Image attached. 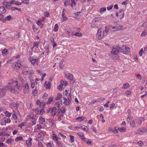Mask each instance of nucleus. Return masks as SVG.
Instances as JSON below:
<instances>
[{"instance_id":"a211bd4d","label":"nucleus","mask_w":147,"mask_h":147,"mask_svg":"<svg viewBox=\"0 0 147 147\" xmlns=\"http://www.w3.org/2000/svg\"><path fill=\"white\" fill-rule=\"evenodd\" d=\"M61 84L63 86H66L68 84V82L66 81H64L62 80H61Z\"/></svg>"},{"instance_id":"4c0bfd02","label":"nucleus","mask_w":147,"mask_h":147,"mask_svg":"<svg viewBox=\"0 0 147 147\" xmlns=\"http://www.w3.org/2000/svg\"><path fill=\"white\" fill-rule=\"evenodd\" d=\"M71 6L72 7H74V6H75L76 5V3L75 1V0H71Z\"/></svg>"},{"instance_id":"f3484780","label":"nucleus","mask_w":147,"mask_h":147,"mask_svg":"<svg viewBox=\"0 0 147 147\" xmlns=\"http://www.w3.org/2000/svg\"><path fill=\"white\" fill-rule=\"evenodd\" d=\"M115 49L118 52V53L121 52L122 53V47L120 48L119 46H118L116 48H115Z\"/></svg>"},{"instance_id":"e433bc0d","label":"nucleus","mask_w":147,"mask_h":147,"mask_svg":"<svg viewBox=\"0 0 147 147\" xmlns=\"http://www.w3.org/2000/svg\"><path fill=\"white\" fill-rule=\"evenodd\" d=\"M14 82L16 83L17 86H18V81H13L12 79H10L9 80V84L13 83Z\"/></svg>"},{"instance_id":"e2e57ef3","label":"nucleus","mask_w":147,"mask_h":147,"mask_svg":"<svg viewBox=\"0 0 147 147\" xmlns=\"http://www.w3.org/2000/svg\"><path fill=\"white\" fill-rule=\"evenodd\" d=\"M67 34L69 35H73V32H71L70 30H68L67 31Z\"/></svg>"},{"instance_id":"72a5a7b5","label":"nucleus","mask_w":147,"mask_h":147,"mask_svg":"<svg viewBox=\"0 0 147 147\" xmlns=\"http://www.w3.org/2000/svg\"><path fill=\"white\" fill-rule=\"evenodd\" d=\"M12 117L15 120H16L18 118V116L15 113H14L12 115Z\"/></svg>"},{"instance_id":"a878e982","label":"nucleus","mask_w":147,"mask_h":147,"mask_svg":"<svg viewBox=\"0 0 147 147\" xmlns=\"http://www.w3.org/2000/svg\"><path fill=\"white\" fill-rule=\"evenodd\" d=\"M5 116L7 117H10L11 115V113H9L7 111H6L5 113Z\"/></svg>"},{"instance_id":"412c9836","label":"nucleus","mask_w":147,"mask_h":147,"mask_svg":"<svg viewBox=\"0 0 147 147\" xmlns=\"http://www.w3.org/2000/svg\"><path fill=\"white\" fill-rule=\"evenodd\" d=\"M24 87H25V90H25L24 91V92H25V90H26V91H28L29 90V87L28 84V83H25Z\"/></svg>"},{"instance_id":"c85d7f7f","label":"nucleus","mask_w":147,"mask_h":147,"mask_svg":"<svg viewBox=\"0 0 147 147\" xmlns=\"http://www.w3.org/2000/svg\"><path fill=\"white\" fill-rule=\"evenodd\" d=\"M53 98L52 97H51L50 98L48 101L46 103L47 104H49L51 103V102L53 100Z\"/></svg>"},{"instance_id":"9d476101","label":"nucleus","mask_w":147,"mask_h":147,"mask_svg":"<svg viewBox=\"0 0 147 147\" xmlns=\"http://www.w3.org/2000/svg\"><path fill=\"white\" fill-rule=\"evenodd\" d=\"M39 121L40 124H42L45 122V119L42 117H40L39 118Z\"/></svg>"},{"instance_id":"de8ad7c7","label":"nucleus","mask_w":147,"mask_h":147,"mask_svg":"<svg viewBox=\"0 0 147 147\" xmlns=\"http://www.w3.org/2000/svg\"><path fill=\"white\" fill-rule=\"evenodd\" d=\"M67 17L66 16H62V17L61 18V19L62 20V22H64L67 20Z\"/></svg>"},{"instance_id":"69168bd1","label":"nucleus","mask_w":147,"mask_h":147,"mask_svg":"<svg viewBox=\"0 0 147 147\" xmlns=\"http://www.w3.org/2000/svg\"><path fill=\"white\" fill-rule=\"evenodd\" d=\"M11 18V16H9L7 17L6 18V20L8 21H10Z\"/></svg>"},{"instance_id":"c9c22d12","label":"nucleus","mask_w":147,"mask_h":147,"mask_svg":"<svg viewBox=\"0 0 147 147\" xmlns=\"http://www.w3.org/2000/svg\"><path fill=\"white\" fill-rule=\"evenodd\" d=\"M11 4L10 2H8L7 4V5L5 6L7 8L9 9Z\"/></svg>"},{"instance_id":"864d4df0","label":"nucleus","mask_w":147,"mask_h":147,"mask_svg":"<svg viewBox=\"0 0 147 147\" xmlns=\"http://www.w3.org/2000/svg\"><path fill=\"white\" fill-rule=\"evenodd\" d=\"M61 112L62 113H64L65 112V109L64 107H62L61 110Z\"/></svg>"},{"instance_id":"473e14b6","label":"nucleus","mask_w":147,"mask_h":147,"mask_svg":"<svg viewBox=\"0 0 147 147\" xmlns=\"http://www.w3.org/2000/svg\"><path fill=\"white\" fill-rule=\"evenodd\" d=\"M4 122L5 123H7L11 122V120L9 118H5Z\"/></svg>"},{"instance_id":"09e8293b","label":"nucleus","mask_w":147,"mask_h":147,"mask_svg":"<svg viewBox=\"0 0 147 147\" xmlns=\"http://www.w3.org/2000/svg\"><path fill=\"white\" fill-rule=\"evenodd\" d=\"M5 94V92L3 90H1V92H0V96H3Z\"/></svg>"},{"instance_id":"bf43d9fd","label":"nucleus","mask_w":147,"mask_h":147,"mask_svg":"<svg viewBox=\"0 0 147 147\" xmlns=\"http://www.w3.org/2000/svg\"><path fill=\"white\" fill-rule=\"evenodd\" d=\"M45 111L44 109L43 108H42V109L40 111L39 114H40V115L42 114H43V113H45Z\"/></svg>"},{"instance_id":"603ef678","label":"nucleus","mask_w":147,"mask_h":147,"mask_svg":"<svg viewBox=\"0 0 147 147\" xmlns=\"http://www.w3.org/2000/svg\"><path fill=\"white\" fill-rule=\"evenodd\" d=\"M63 117V115L62 114H61L58 117V120L59 121H60L61 120L62 118Z\"/></svg>"},{"instance_id":"a18cd8bd","label":"nucleus","mask_w":147,"mask_h":147,"mask_svg":"<svg viewBox=\"0 0 147 147\" xmlns=\"http://www.w3.org/2000/svg\"><path fill=\"white\" fill-rule=\"evenodd\" d=\"M147 34V32L146 31H144L141 34V36H146V35Z\"/></svg>"},{"instance_id":"dca6fc26","label":"nucleus","mask_w":147,"mask_h":147,"mask_svg":"<svg viewBox=\"0 0 147 147\" xmlns=\"http://www.w3.org/2000/svg\"><path fill=\"white\" fill-rule=\"evenodd\" d=\"M65 95L66 96H69L70 95L71 90L68 88L65 90Z\"/></svg>"},{"instance_id":"774afa93","label":"nucleus","mask_w":147,"mask_h":147,"mask_svg":"<svg viewBox=\"0 0 147 147\" xmlns=\"http://www.w3.org/2000/svg\"><path fill=\"white\" fill-rule=\"evenodd\" d=\"M30 61L32 64H33L34 65H35L36 63L35 62L34 59L32 58L31 59H30Z\"/></svg>"},{"instance_id":"9b49d317","label":"nucleus","mask_w":147,"mask_h":147,"mask_svg":"<svg viewBox=\"0 0 147 147\" xmlns=\"http://www.w3.org/2000/svg\"><path fill=\"white\" fill-rule=\"evenodd\" d=\"M144 129V127H142L138 130V131L136 132L138 134H140L141 133L143 132Z\"/></svg>"},{"instance_id":"ea45409f","label":"nucleus","mask_w":147,"mask_h":147,"mask_svg":"<svg viewBox=\"0 0 147 147\" xmlns=\"http://www.w3.org/2000/svg\"><path fill=\"white\" fill-rule=\"evenodd\" d=\"M70 141L71 142H73L74 141V136L72 135H70Z\"/></svg>"},{"instance_id":"13d9d810","label":"nucleus","mask_w":147,"mask_h":147,"mask_svg":"<svg viewBox=\"0 0 147 147\" xmlns=\"http://www.w3.org/2000/svg\"><path fill=\"white\" fill-rule=\"evenodd\" d=\"M8 2L7 1V0H5L2 3L3 5L5 6H6L7 5V3Z\"/></svg>"},{"instance_id":"b1692460","label":"nucleus","mask_w":147,"mask_h":147,"mask_svg":"<svg viewBox=\"0 0 147 147\" xmlns=\"http://www.w3.org/2000/svg\"><path fill=\"white\" fill-rule=\"evenodd\" d=\"M129 85L128 83H126L123 85L122 88H127L129 87Z\"/></svg>"},{"instance_id":"052dcab7","label":"nucleus","mask_w":147,"mask_h":147,"mask_svg":"<svg viewBox=\"0 0 147 147\" xmlns=\"http://www.w3.org/2000/svg\"><path fill=\"white\" fill-rule=\"evenodd\" d=\"M105 100V98H101L97 100V102H99L101 101V100L104 101Z\"/></svg>"},{"instance_id":"680f3d73","label":"nucleus","mask_w":147,"mask_h":147,"mask_svg":"<svg viewBox=\"0 0 147 147\" xmlns=\"http://www.w3.org/2000/svg\"><path fill=\"white\" fill-rule=\"evenodd\" d=\"M113 7V5H111L110 6H108L107 7V9L108 10H111Z\"/></svg>"},{"instance_id":"58836bf2","label":"nucleus","mask_w":147,"mask_h":147,"mask_svg":"<svg viewBox=\"0 0 147 147\" xmlns=\"http://www.w3.org/2000/svg\"><path fill=\"white\" fill-rule=\"evenodd\" d=\"M11 9H12V10H15V9H16V10H17L18 11H21V9L20 8H18L16 7H12V8H11Z\"/></svg>"},{"instance_id":"49530a36","label":"nucleus","mask_w":147,"mask_h":147,"mask_svg":"<svg viewBox=\"0 0 147 147\" xmlns=\"http://www.w3.org/2000/svg\"><path fill=\"white\" fill-rule=\"evenodd\" d=\"M44 15L46 17H48L49 16V14L48 12H45L44 13Z\"/></svg>"},{"instance_id":"20e7f679","label":"nucleus","mask_w":147,"mask_h":147,"mask_svg":"<svg viewBox=\"0 0 147 147\" xmlns=\"http://www.w3.org/2000/svg\"><path fill=\"white\" fill-rule=\"evenodd\" d=\"M122 53L123 54H126L130 52V49L129 48L126 47L125 45L123 46L122 47Z\"/></svg>"},{"instance_id":"39448f33","label":"nucleus","mask_w":147,"mask_h":147,"mask_svg":"<svg viewBox=\"0 0 147 147\" xmlns=\"http://www.w3.org/2000/svg\"><path fill=\"white\" fill-rule=\"evenodd\" d=\"M57 110V108L56 107L51 108L50 113L51 116L54 117L56 114V111Z\"/></svg>"},{"instance_id":"8fccbe9b","label":"nucleus","mask_w":147,"mask_h":147,"mask_svg":"<svg viewBox=\"0 0 147 147\" xmlns=\"http://www.w3.org/2000/svg\"><path fill=\"white\" fill-rule=\"evenodd\" d=\"M66 12V10L65 9H63V12L62 14V16H64Z\"/></svg>"},{"instance_id":"4be33fe9","label":"nucleus","mask_w":147,"mask_h":147,"mask_svg":"<svg viewBox=\"0 0 147 147\" xmlns=\"http://www.w3.org/2000/svg\"><path fill=\"white\" fill-rule=\"evenodd\" d=\"M123 27V26H117L116 27V29L114 30V31H117L119 30H122Z\"/></svg>"},{"instance_id":"ddd939ff","label":"nucleus","mask_w":147,"mask_h":147,"mask_svg":"<svg viewBox=\"0 0 147 147\" xmlns=\"http://www.w3.org/2000/svg\"><path fill=\"white\" fill-rule=\"evenodd\" d=\"M111 53L112 54L114 55H116L118 53L114 47H113V49H112Z\"/></svg>"},{"instance_id":"6e6552de","label":"nucleus","mask_w":147,"mask_h":147,"mask_svg":"<svg viewBox=\"0 0 147 147\" xmlns=\"http://www.w3.org/2000/svg\"><path fill=\"white\" fill-rule=\"evenodd\" d=\"M65 76L67 77L68 79L72 80L73 79V76L72 75L70 74H65Z\"/></svg>"},{"instance_id":"7c9ffc66","label":"nucleus","mask_w":147,"mask_h":147,"mask_svg":"<svg viewBox=\"0 0 147 147\" xmlns=\"http://www.w3.org/2000/svg\"><path fill=\"white\" fill-rule=\"evenodd\" d=\"M126 128L125 127H121L119 128V130L121 132H124L125 131Z\"/></svg>"},{"instance_id":"3c124183","label":"nucleus","mask_w":147,"mask_h":147,"mask_svg":"<svg viewBox=\"0 0 147 147\" xmlns=\"http://www.w3.org/2000/svg\"><path fill=\"white\" fill-rule=\"evenodd\" d=\"M131 119L130 117H128L127 118V121L128 123H129L130 124H131Z\"/></svg>"},{"instance_id":"f257e3e1","label":"nucleus","mask_w":147,"mask_h":147,"mask_svg":"<svg viewBox=\"0 0 147 147\" xmlns=\"http://www.w3.org/2000/svg\"><path fill=\"white\" fill-rule=\"evenodd\" d=\"M104 36V30L102 29L99 28L96 34V37L99 40L102 39Z\"/></svg>"},{"instance_id":"2eb2a0df","label":"nucleus","mask_w":147,"mask_h":147,"mask_svg":"<svg viewBox=\"0 0 147 147\" xmlns=\"http://www.w3.org/2000/svg\"><path fill=\"white\" fill-rule=\"evenodd\" d=\"M8 51L6 49H4L2 51V54L3 56L5 55L6 54L8 53Z\"/></svg>"},{"instance_id":"5701e85b","label":"nucleus","mask_w":147,"mask_h":147,"mask_svg":"<svg viewBox=\"0 0 147 147\" xmlns=\"http://www.w3.org/2000/svg\"><path fill=\"white\" fill-rule=\"evenodd\" d=\"M27 125L26 123V122H22L20 124L18 125V127H21V128L22 127L24 126H26Z\"/></svg>"},{"instance_id":"f03ea898","label":"nucleus","mask_w":147,"mask_h":147,"mask_svg":"<svg viewBox=\"0 0 147 147\" xmlns=\"http://www.w3.org/2000/svg\"><path fill=\"white\" fill-rule=\"evenodd\" d=\"M25 69L23 70L22 71L23 74L26 75H33L34 74V71L32 70L27 69V67H25Z\"/></svg>"},{"instance_id":"2f4dec72","label":"nucleus","mask_w":147,"mask_h":147,"mask_svg":"<svg viewBox=\"0 0 147 147\" xmlns=\"http://www.w3.org/2000/svg\"><path fill=\"white\" fill-rule=\"evenodd\" d=\"M73 35H74L75 36L78 37L80 36H81L82 35V34L80 32H76L74 34L73 33Z\"/></svg>"},{"instance_id":"a19ab883","label":"nucleus","mask_w":147,"mask_h":147,"mask_svg":"<svg viewBox=\"0 0 147 147\" xmlns=\"http://www.w3.org/2000/svg\"><path fill=\"white\" fill-rule=\"evenodd\" d=\"M48 147H53L54 145L53 144H51V142L47 144Z\"/></svg>"},{"instance_id":"37998d69","label":"nucleus","mask_w":147,"mask_h":147,"mask_svg":"<svg viewBox=\"0 0 147 147\" xmlns=\"http://www.w3.org/2000/svg\"><path fill=\"white\" fill-rule=\"evenodd\" d=\"M37 93V91L36 89L34 90L32 92V94L34 96H36Z\"/></svg>"},{"instance_id":"aec40b11","label":"nucleus","mask_w":147,"mask_h":147,"mask_svg":"<svg viewBox=\"0 0 147 147\" xmlns=\"http://www.w3.org/2000/svg\"><path fill=\"white\" fill-rule=\"evenodd\" d=\"M21 65L20 63L19 62H17L16 63L15 66L16 67V68L17 69H19L20 68V67L21 66Z\"/></svg>"},{"instance_id":"4468645a","label":"nucleus","mask_w":147,"mask_h":147,"mask_svg":"<svg viewBox=\"0 0 147 147\" xmlns=\"http://www.w3.org/2000/svg\"><path fill=\"white\" fill-rule=\"evenodd\" d=\"M8 89L12 92L16 93L17 92L16 90H15L12 87L10 86L8 88Z\"/></svg>"},{"instance_id":"6e6d98bb","label":"nucleus","mask_w":147,"mask_h":147,"mask_svg":"<svg viewBox=\"0 0 147 147\" xmlns=\"http://www.w3.org/2000/svg\"><path fill=\"white\" fill-rule=\"evenodd\" d=\"M22 138L21 136L18 137L15 140L17 142L19 140H22Z\"/></svg>"},{"instance_id":"393cba45","label":"nucleus","mask_w":147,"mask_h":147,"mask_svg":"<svg viewBox=\"0 0 147 147\" xmlns=\"http://www.w3.org/2000/svg\"><path fill=\"white\" fill-rule=\"evenodd\" d=\"M57 144L58 145V147H63V146L61 142L60 141H57Z\"/></svg>"},{"instance_id":"79ce46f5","label":"nucleus","mask_w":147,"mask_h":147,"mask_svg":"<svg viewBox=\"0 0 147 147\" xmlns=\"http://www.w3.org/2000/svg\"><path fill=\"white\" fill-rule=\"evenodd\" d=\"M125 94L127 96H129L131 94V92L130 90H127L125 92Z\"/></svg>"},{"instance_id":"f704fd0d","label":"nucleus","mask_w":147,"mask_h":147,"mask_svg":"<svg viewBox=\"0 0 147 147\" xmlns=\"http://www.w3.org/2000/svg\"><path fill=\"white\" fill-rule=\"evenodd\" d=\"M58 26L57 24H56L55 25L54 28V30L55 32H57L58 29Z\"/></svg>"},{"instance_id":"0eeeda50","label":"nucleus","mask_w":147,"mask_h":147,"mask_svg":"<svg viewBox=\"0 0 147 147\" xmlns=\"http://www.w3.org/2000/svg\"><path fill=\"white\" fill-rule=\"evenodd\" d=\"M32 139L31 138H29V139L27 140L26 141V143L27 144V146L28 147H31L32 145Z\"/></svg>"},{"instance_id":"6ab92c4d","label":"nucleus","mask_w":147,"mask_h":147,"mask_svg":"<svg viewBox=\"0 0 147 147\" xmlns=\"http://www.w3.org/2000/svg\"><path fill=\"white\" fill-rule=\"evenodd\" d=\"M39 42H35L33 44V47L31 48V50H33L34 47H36L37 48H38Z\"/></svg>"},{"instance_id":"4d7b16f0","label":"nucleus","mask_w":147,"mask_h":147,"mask_svg":"<svg viewBox=\"0 0 147 147\" xmlns=\"http://www.w3.org/2000/svg\"><path fill=\"white\" fill-rule=\"evenodd\" d=\"M119 14V17L121 19L123 18L124 16V13H123L121 14Z\"/></svg>"},{"instance_id":"c756f323","label":"nucleus","mask_w":147,"mask_h":147,"mask_svg":"<svg viewBox=\"0 0 147 147\" xmlns=\"http://www.w3.org/2000/svg\"><path fill=\"white\" fill-rule=\"evenodd\" d=\"M62 95L60 93H59L57 94V97L55 98V99L56 100H59L60 98L61 97Z\"/></svg>"},{"instance_id":"5fc2aeb1","label":"nucleus","mask_w":147,"mask_h":147,"mask_svg":"<svg viewBox=\"0 0 147 147\" xmlns=\"http://www.w3.org/2000/svg\"><path fill=\"white\" fill-rule=\"evenodd\" d=\"M58 88L60 91H61L62 90V85L61 84H60L58 86Z\"/></svg>"},{"instance_id":"338daca9","label":"nucleus","mask_w":147,"mask_h":147,"mask_svg":"<svg viewBox=\"0 0 147 147\" xmlns=\"http://www.w3.org/2000/svg\"><path fill=\"white\" fill-rule=\"evenodd\" d=\"M48 96V95L47 93H45L44 94L43 96V98L44 99H46Z\"/></svg>"},{"instance_id":"bb28decb","label":"nucleus","mask_w":147,"mask_h":147,"mask_svg":"<svg viewBox=\"0 0 147 147\" xmlns=\"http://www.w3.org/2000/svg\"><path fill=\"white\" fill-rule=\"evenodd\" d=\"M44 137V134L42 132H40L38 134V137L39 138H43Z\"/></svg>"},{"instance_id":"cd10ccee","label":"nucleus","mask_w":147,"mask_h":147,"mask_svg":"<svg viewBox=\"0 0 147 147\" xmlns=\"http://www.w3.org/2000/svg\"><path fill=\"white\" fill-rule=\"evenodd\" d=\"M46 82H45V85L46 88L47 89H50L51 88L50 82H49L47 84H46Z\"/></svg>"},{"instance_id":"f8f14e48","label":"nucleus","mask_w":147,"mask_h":147,"mask_svg":"<svg viewBox=\"0 0 147 147\" xmlns=\"http://www.w3.org/2000/svg\"><path fill=\"white\" fill-rule=\"evenodd\" d=\"M77 134H78V135L81 138V139L83 140H85V138H84V134L80 132H78V133Z\"/></svg>"},{"instance_id":"c03bdc74","label":"nucleus","mask_w":147,"mask_h":147,"mask_svg":"<svg viewBox=\"0 0 147 147\" xmlns=\"http://www.w3.org/2000/svg\"><path fill=\"white\" fill-rule=\"evenodd\" d=\"M106 10V8L105 7H103L101 8L100 9V12H102L104 11H105Z\"/></svg>"},{"instance_id":"1a4fd4ad","label":"nucleus","mask_w":147,"mask_h":147,"mask_svg":"<svg viewBox=\"0 0 147 147\" xmlns=\"http://www.w3.org/2000/svg\"><path fill=\"white\" fill-rule=\"evenodd\" d=\"M76 119L77 120H79L80 119V120H79L80 121H86L87 119L86 118L84 117H78V118H76Z\"/></svg>"},{"instance_id":"423d86ee","label":"nucleus","mask_w":147,"mask_h":147,"mask_svg":"<svg viewBox=\"0 0 147 147\" xmlns=\"http://www.w3.org/2000/svg\"><path fill=\"white\" fill-rule=\"evenodd\" d=\"M6 11V10L4 7L3 6H1L0 7V13L1 14L0 15L1 17H3V15L2 14L5 13Z\"/></svg>"},{"instance_id":"7ed1b4c3","label":"nucleus","mask_w":147,"mask_h":147,"mask_svg":"<svg viewBox=\"0 0 147 147\" xmlns=\"http://www.w3.org/2000/svg\"><path fill=\"white\" fill-rule=\"evenodd\" d=\"M63 98L64 100V102H63V103H62V101H61V105L63 104L65 105H68L70 104L71 100L69 97H68L67 98L65 97H63Z\"/></svg>"},{"instance_id":"0e129e2a","label":"nucleus","mask_w":147,"mask_h":147,"mask_svg":"<svg viewBox=\"0 0 147 147\" xmlns=\"http://www.w3.org/2000/svg\"><path fill=\"white\" fill-rule=\"evenodd\" d=\"M42 20L41 19L39 20L36 22V24L38 25H40L41 23Z\"/></svg>"}]
</instances>
